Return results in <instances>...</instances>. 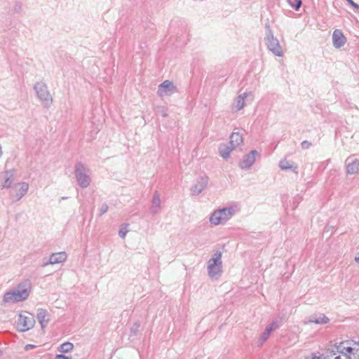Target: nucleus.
I'll return each instance as SVG.
<instances>
[{
    "label": "nucleus",
    "instance_id": "obj_24",
    "mask_svg": "<svg viewBox=\"0 0 359 359\" xmlns=\"http://www.w3.org/2000/svg\"><path fill=\"white\" fill-rule=\"evenodd\" d=\"M279 167L281 170H292L295 172H297V166L294 165L293 164H291L286 159H283L279 162Z\"/></svg>",
    "mask_w": 359,
    "mask_h": 359
},
{
    "label": "nucleus",
    "instance_id": "obj_18",
    "mask_svg": "<svg viewBox=\"0 0 359 359\" xmlns=\"http://www.w3.org/2000/svg\"><path fill=\"white\" fill-rule=\"evenodd\" d=\"M330 319L323 313H317L311 316L308 323L318 325H324L329 323Z\"/></svg>",
    "mask_w": 359,
    "mask_h": 359
},
{
    "label": "nucleus",
    "instance_id": "obj_31",
    "mask_svg": "<svg viewBox=\"0 0 359 359\" xmlns=\"http://www.w3.org/2000/svg\"><path fill=\"white\" fill-rule=\"evenodd\" d=\"M127 226H128V224H126V227H127ZM127 233H128V230L126 229V228H122L118 231V236L121 238H123L126 237Z\"/></svg>",
    "mask_w": 359,
    "mask_h": 359
},
{
    "label": "nucleus",
    "instance_id": "obj_36",
    "mask_svg": "<svg viewBox=\"0 0 359 359\" xmlns=\"http://www.w3.org/2000/svg\"><path fill=\"white\" fill-rule=\"evenodd\" d=\"M36 347V346L34 345V344H27L25 346V351H29L31 349H33V348H35Z\"/></svg>",
    "mask_w": 359,
    "mask_h": 359
},
{
    "label": "nucleus",
    "instance_id": "obj_23",
    "mask_svg": "<svg viewBox=\"0 0 359 359\" xmlns=\"http://www.w3.org/2000/svg\"><path fill=\"white\" fill-rule=\"evenodd\" d=\"M271 334V332L266 327L264 331L260 334L259 337L257 339V346H262L265 343V341L269 339Z\"/></svg>",
    "mask_w": 359,
    "mask_h": 359
},
{
    "label": "nucleus",
    "instance_id": "obj_14",
    "mask_svg": "<svg viewBox=\"0 0 359 359\" xmlns=\"http://www.w3.org/2000/svg\"><path fill=\"white\" fill-rule=\"evenodd\" d=\"M36 317L42 330H43L50 321L48 312L44 309H38Z\"/></svg>",
    "mask_w": 359,
    "mask_h": 359
},
{
    "label": "nucleus",
    "instance_id": "obj_2",
    "mask_svg": "<svg viewBox=\"0 0 359 359\" xmlns=\"http://www.w3.org/2000/svg\"><path fill=\"white\" fill-rule=\"evenodd\" d=\"M234 212L233 207H227L215 210L210 217V222L215 226L224 224L233 217Z\"/></svg>",
    "mask_w": 359,
    "mask_h": 359
},
{
    "label": "nucleus",
    "instance_id": "obj_33",
    "mask_svg": "<svg viewBox=\"0 0 359 359\" xmlns=\"http://www.w3.org/2000/svg\"><path fill=\"white\" fill-rule=\"evenodd\" d=\"M311 359H330V358L328 357V354L323 357L322 355H317L316 353H312Z\"/></svg>",
    "mask_w": 359,
    "mask_h": 359
},
{
    "label": "nucleus",
    "instance_id": "obj_17",
    "mask_svg": "<svg viewBox=\"0 0 359 359\" xmlns=\"http://www.w3.org/2000/svg\"><path fill=\"white\" fill-rule=\"evenodd\" d=\"M348 174H355L359 170V161L349 157L346 161Z\"/></svg>",
    "mask_w": 359,
    "mask_h": 359
},
{
    "label": "nucleus",
    "instance_id": "obj_37",
    "mask_svg": "<svg viewBox=\"0 0 359 359\" xmlns=\"http://www.w3.org/2000/svg\"><path fill=\"white\" fill-rule=\"evenodd\" d=\"M355 261L356 262H358L359 263V252L358 253V255L355 256Z\"/></svg>",
    "mask_w": 359,
    "mask_h": 359
},
{
    "label": "nucleus",
    "instance_id": "obj_1",
    "mask_svg": "<svg viewBox=\"0 0 359 359\" xmlns=\"http://www.w3.org/2000/svg\"><path fill=\"white\" fill-rule=\"evenodd\" d=\"M349 341H345L337 346V352L340 354L337 353L332 351L329 354L328 357L330 359H358L359 357V344L354 342L353 346Z\"/></svg>",
    "mask_w": 359,
    "mask_h": 359
},
{
    "label": "nucleus",
    "instance_id": "obj_9",
    "mask_svg": "<svg viewBox=\"0 0 359 359\" xmlns=\"http://www.w3.org/2000/svg\"><path fill=\"white\" fill-rule=\"evenodd\" d=\"M27 299V298L19 292V291L14 289L5 293L3 301L5 303L13 304L24 301Z\"/></svg>",
    "mask_w": 359,
    "mask_h": 359
},
{
    "label": "nucleus",
    "instance_id": "obj_13",
    "mask_svg": "<svg viewBox=\"0 0 359 359\" xmlns=\"http://www.w3.org/2000/svg\"><path fill=\"white\" fill-rule=\"evenodd\" d=\"M346 41V39L345 36H344L343 33L341 32V31H340L339 29H335L333 32L332 41H333V46L335 48H339L342 47L345 44Z\"/></svg>",
    "mask_w": 359,
    "mask_h": 359
},
{
    "label": "nucleus",
    "instance_id": "obj_26",
    "mask_svg": "<svg viewBox=\"0 0 359 359\" xmlns=\"http://www.w3.org/2000/svg\"><path fill=\"white\" fill-rule=\"evenodd\" d=\"M74 348V344L71 342H65L58 348V351L61 353H67L71 352Z\"/></svg>",
    "mask_w": 359,
    "mask_h": 359
},
{
    "label": "nucleus",
    "instance_id": "obj_3",
    "mask_svg": "<svg viewBox=\"0 0 359 359\" xmlns=\"http://www.w3.org/2000/svg\"><path fill=\"white\" fill-rule=\"evenodd\" d=\"M75 177L79 185L81 188L88 187L91 182L90 169L81 162H78L74 166Z\"/></svg>",
    "mask_w": 359,
    "mask_h": 359
},
{
    "label": "nucleus",
    "instance_id": "obj_34",
    "mask_svg": "<svg viewBox=\"0 0 359 359\" xmlns=\"http://www.w3.org/2000/svg\"><path fill=\"white\" fill-rule=\"evenodd\" d=\"M349 4L356 9H359V5L355 4L353 0H346Z\"/></svg>",
    "mask_w": 359,
    "mask_h": 359
},
{
    "label": "nucleus",
    "instance_id": "obj_16",
    "mask_svg": "<svg viewBox=\"0 0 359 359\" xmlns=\"http://www.w3.org/2000/svg\"><path fill=\"white\" fill-rule=\"evenodd\" d=\"M32 284L29 280H25L20 283L16 288V290L19 291L22 295L28 298L30 294Z\"/></svg>",
    "mask_w": 359,
    "mask_h": 359
},
{
    "label": "nucleus",
    "instance_id": "obj_30",
    "mask_svg": "<svg viewBox=\"0 0 359 359\" xmlns=\"http://www.w3.org/2000/svg\"><path fill=\"white\" fill-rule=\"evenodd\" d=\"M109 209V207L107 205V204L106 203H103L101 207H100V215H104V213H106L107 212Z\"/></svg>",
    "mask_w": 359,
    "mask_h": 359
},
{
    "label": "nucleus",
    "instance_id": "obj_38",
    "mask_svg": "<svg viewBox=\"0 0 359 359\" xmlns=\"http://www.w3.org/2000/svg\"><path fill=\"white\" fill-rule=\"evenodd\" d=\"M49 264H51V263H49V259H48L47 262H46L43 264V266H46Z\"/></svg>",
    "mask_w": 359,
    "mask_h": 359
},
{
    "label": "nucleus",
    "instance_id": "obj_6",
    "mask_svg": "<svg viewBox=\"0 0 359 359\" xmlns=\"http://www.w3.org/2000/svg\"><path fill=\"white\" fill-rule=\"evenodd\" d=\"M266 45L268 49L276 56L282 57L283 55V48L277 38H276L272 32L269 30L264 38Z\"/></svg>",
    "mask_w": 359,
    "mask_h": 359
},
{
    "label": "nucleus",
    "instance_id": "obj_20",
    "mask_svg": "<svg viewBox=\"0 0 359 359\" xmlns=\"http://www.w3.org/2000/svg\"><path fill=\"white\" fill-rule=\"evenodd\" d=\"M67 259V254L65 252L53 253L49 258V263L51 264H59Z\"/></svg>",
    "mask_w": 359,
    "mask_h": 359
},
{
    "label": "nucleus",
    "instance_id": "obj_12",
    "mask_svg": "<svg viewBox=\"0 0 359 359\" xmlns=\"http://www.w3.org/2000/svg\"><path fill=\"white\" fill-rule=\"evenodd\" d=\"M208 177L201 176L197 179L196 182L191 187V191L193 195H199L208 186Z\"/></svg>",
    "mask_w": 359,
    "mask_h": 359
},
{
    "label": "nucleus",
    "instance_id": "obj_22",
    "mask_svg": "<svg viewBox=\"0 0 359 359\" xmlns=\"http://www.w3.org/2000/svg\"><path fill=\"white\" fill-rule=\"evenodd\" d=\"M235 149L231 144H222L219 147V152L220 156L224 158H228L230 156L231 151Z\"/></svg>",
    "mask_w": 359,
    "mask_h": 359
},
{
    "label": "nucleus",
    "instance_id": "obj_11",
    "mask_svg": "<svg viewBox=\"0 0 359 359\" xmlns=\"http://www.w3.org/2000/svg\"><path fill=\"white\" fill-rule=\"evenodd\" d=\"M258 154L257 150H252L249 154L243 157V159L240 161L239 166L243 170H248L254 164L256 160V156Z\"/></svg>",
    "mask_w": 359,
    "mask_h": 359
},
{
    "label": "nucleus",
    "instance_id": "obj_32",
    "mask_svg": "<svg viewBox=\"0 0 359 359\" xmlns=\"http://www.w3.org/2000/svg\"><path fill=\"white\" fill-rule=\"evenodd\" d=\"M302 148L307 149L311 146V143L307 140H304L301 143Z\"/></svg>",
    "mask_w": 359,
    "mask_h": 359
},
{
    "label": "nucleus",
    "instance_id": "obj_8",
    "mask_svg": "<svg viewBox=\"0 0 359 359\" xmlns=\"http://www.w3.org/2000/svg\"><path fill=\"white\" fill-rule=\"evenodd\" d=\"M176 90L173 83L169 80L164 81L158 86L157 93L160 97L168 96Z\"/></svg>",
    "mask_w": 359,
    "mask_h": 359
},
{
    "label": "nucleus",
    "instance_id": "obj_4",
    "mask_svg": "<svg viewBox=\"0 0 359 359\" xmlns=\"http://www.w3.org/2000/svg\"><path fill=\"white\" fill-rule=\"evenodd\" d=\"M34 90L43 107L49 108L53 103V97L47 85L41 81L36 82L34 86Z\"/></svg>",
    "mask_w": 359,
    "mask_h": 359
},
{
    "label": "nucleus",
    "instance_id": "obj_35",
    "mask_svg": "<svg viewBox=\"0 0 359 359\" xmlns=\"http://www.w3.org/2000/svg\"><path fill=\"white\" fill-rule=\"evenodd\" d=\"M55 359H70V358L63 354H57L56 355Z\"/></svg>",
    "mask_w": 359,
    "mask_h": 359
},
{
    "label": "nucleus",
    "instance_id": "obj_39",
    "mask_svg": "<svg viewBox=\"0 0 359 359\" xmlns=\"http://www.w3.org/2000/svg\"><path fill=\"white\" fill-rule=\"evenodd\" d=\"M67 197H62V199H67Z\"/></svg>",
    "mask_w": 359,
    "mask_h": 359
},
{
    "label": "nucleus",
    "instance_id": "obj_5",
    "mask_svg": "<svg viewBox=\"0 0 359 359\" xmlns=\"http://www.w3.org/2000/svg\"><path fill=\"white\" fill-rule=\"evenodd\" d=\"M222 252L217 251L208 262V272L211 278H218L222 274Z\"/></svg>",
    "mask_w": 359,
    "mask_h": 359
},
{
    "label": "nucleus",
    "instance_id": "obj_21",
    "mask_svg": "<svg viewBox=\"0 0 359 359\" xmlns=\"http://www.w3.org/2000/svg\"><path fill=\"white\" fill-rule=\"evenodd\" d=\"M15 170H6L4 172L5 181L3 184L4 188H10L14 180Z\"/></svg>",
    "mask_w": 359,
    "mask_h": 359
},
{
    "label": "nucleus",
    "instance_id": "obj_28",
    "mask_svg": "<svg viewBox=\"0 0 359 359\" xmlns=\"http://www.w3.org/2000/svg\"><path fill=\"white\" fill-rule=\"evenodd\" d=\"M287 1L295 11H298L302 4V0H287Z\"/></svg>",
    "mask_w": 359,
    "mask_h": 359
},
{
    "label": "nucleus",
    "instance_id": "obj_7",
    "mask_svg": "<svg viewBox=\"0 0 359 359\" xmlns=\"http://www.w3.org/2000/svg\"><path fill=\"white\" fill-rule=\"evenodd\" d=\"M35 325V319L34 316L27 311H24L19 314L17 327L20 332H25L32 329Z\"/></svg>",
    "mask_w": 359,
    "mask_h": 359
},
{
    "label": "nucleus",
    "instance_id": "obj_15",
    "mask_svg": "<svg viewBox=\"0 0 359 359\" xmlns=\"http://www.w3.org/2000/svg\"><path fill=\"white\" fill-rule=\"evenodd\" d=\"M161 201L159 193L156 191L154 194L151 204L150 206V212L153 215L158 213L161 210Z\"/></svg>",
    "mask_w": 359,
    "mask_h": 359
},
{
    "label": "nucleus",
    "instance_id": "obj_29",
    "mask_svg": "<svg viewBox=\"0 0 359 359\" xmlns=\"http://www.w3.org/2000/svg\"><path fill=\"white\" fill-rule=\"evenodd\" d=\"M140 326V323L139 322H135L130 329L131 333L135 335L138 331V329Z\"/></svg>",
    "mask_w": 359,
    "mask_h": 359
},
{
    "label": "nucleus",
    "instance_id": "obj_25",
    "mask_svg": "<svg viewBox=\"0 0 359 359\" xmlns=\"http://www.w3.org/2000/svg\"><path fill=\"white\" fill-rule=\"evenodd\" d=\"M248 94L244 93L243 94L239 95L235 100V106L238 111L242 109L245 105V99Z\"/></svg>",
    "mask_w": 359,
    "mask_h": 359
},
{
    "label": "nucleus",
    "instance_id": "obj_19",
    "mask_svg": "<svg viewBox=\"0 0 359 359\" xmlns=\"http://www.w3.org/2000/svg\"><path fill=\"white\" fill-rule=\"evenodd\" d=\"M243 142V135L238 132H233L230 135L229 144L234 149L240 146Z\"/></svg>",
    "mask_w": 359,
    "mask_h": 359
},
{
    "label": "nucleus",
    "instance_id": "obj_10",
    "mask_svg": "<svg viewBox=\"0 0 359 359\" xmlns=\"http://www.w3.org/2000/svg\"><path fill=\"white\" fill-rule=\"evenodd\" d=\"M29 184L27 182L15 184L13 187V192L12 194L14 201H20L27 194Z\"/></svg>",
    "mask_w": 359,
    "mask_h": 359
},
{
    "label": "nucleus",
    "instance_id": "obj_27",
    "mask_svg": "<svg viewBox=\"0 0 359 359\" xmlns=\"http://www.w3.org/2000/svg\"><path fill=\"white\" fill-rule=\"evenodd\" d=\"M282 324V319L275 320L269 323L266 327L272 332L273 330L278 329Z\"/></svg>",
    "mask_w": 359,
    "mask_h": 359
}]
</instances>
